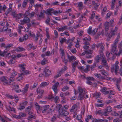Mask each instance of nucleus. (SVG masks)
<instances>
[{
    "mask_svg": "<svg viewBox=\"0 0 122 122\" xmlns=\"http://www.w3.org/2000/svg\"><path fill=\"white\" fill-rule=\"evenodd\" d=\"M23 14L22 13H20L19 14L14 13L13 14V16L14 17L16 18H20Z\"/></svg>",
    "mask_w": 122,
    "mask_h": 122,
    "instance_id": "nucleus-19",
    "label": "nucleus"
},
{
    "mask_svg": "<svg viewBox=\"0 0 122 122\" xmlns=\"http://www.w3.org/2000/svg\"><path fill=\"white\" fill-rule=\"evenodd\" d=\"M19 115L20 117V118L21 117H25L26 116V114L25 113L21 112H20L19 113Z\"/></svg>",
    "mask_w": 122,
    "mask_h": 122,
    "instance_id": "nucleus-37",
    "label": "nucleus"
},
{
    "mask_svg": "<svg viewBox=\"0 0 122 122\" xmlns=\"http://www.w3.org/2000/svg\"><path fill=\"white\" fill-rule=\"evenodd\" d=\"M29 0L30 1V8H31L34 4L35 0Z\"/></svg>",
    "mask_w": 122,
    "mask_h": 122,
    "instance_id": "nucleus-38",
    "label": "nucleus"
},
{
    "mask_svg": "<svg viewBox=\"0 0 122 122\" xmlns=\"http://www.w3.org/2000/svg\"><path fill=\"white\" fill-rule=\"evenodd\" d=\"M8 51L9 50L8 49L6 48L5 49L4 52H3L2 53L0 52L1 51H0V55L2 56H3L7 53L8 52Z\"/></svg>",
    "mask_w": 122,
    "mask_h": 122,
    "instance_id": "nucleus-21",
    "label": "nucleus"
},
{
    "mask_svg": "<svg viewBox=\"0 0 122 122\" xmlns=\"http://www.w3.org/2000/svg\"><path fill=\"white\" fill-rule=\"evenodd\" d=\"M7 77L5 76H2L0 78V81L2 82H3L4 84V83L6 82H8L7 81Z\"/></svg>",
    "mask_w": 122,
    "mask_h": 122,
    "instance_id": "nucleus-18",
    "label": "nucleus"
},
{
    "mask_svg": "<svg viewBox=\"0 0 122 122\" xmlns=\"http://www.w3.org/2000/svg\"><path fill=\"white\" fill-rule=\"evenodd\" d=\"M121 67L120 68L119 70V73H120L121 76H122V66H121Z\"/></svg>",
    "mask_w": 122,
    "mask_h": 122,
    "instance_id": "nucleus-63",
    "label": "nucleus"
},
{
    "mask_svg": "<svg viewBox=\"0 0 122 122\" xmlns=\"http://www.w3.org/2000/svg\"><path fill=\"white\" fill-rule=\"evenodd\" d=\"M83 47L84 50V51L85 52L86 51L88 50L89 48V46L86 45H84L83 46Z\"/></svg>",
    "mask_w": 122,
    "mask_h": 122,
    "instance_id": "nucleus-44",
    "label": "nucleus"
},
{
    "mask_svg": "<svg viewBox=\"0 0 122 122\" xmlns=\"http://www.w3.org/2000/svg\"><path fill=\"white\" fill-rule=\"evenodd\" d=\"M20 23V24L21 25H23L24 24L30 22V19L26 16H24V18L23 20H21Z\"/></svg>",
    "mask_w": 122,
    "mask_h": 122,
    "instance_id": "nucleus-6",
    "label": "nucleus"
},
{
    "mask_svg": "<svg viewBox=\"0 0 122 122\" xmlns=\"http://www.w3.org/2000/svg\"><path fill=\"white\" fill-rule=\"evenodd\" d=\"M118 47L119 49H122V41H121L118 45Z\"/></svg>",
    "mask_w": 122,
    "mask_h": 122,
    "instance_id": "nucleus-64",
    "label": "nucleus"
},
{
    "mask_svg": "<svg viewBox=\"0 0 122 122\" xmlns=\"http://www.w3.org/2000/svg\"><path fill=\"white\" fill-rule=\"evenodd\" d=\"M53 10V9L52 8H51L47 10H43V11L45 13L47 14L48 15H52L51 13H52V12Z\"/></svg>",
    "mask_w": 122,
    "mask_h": 122,
    "instance_id": "nucleus-12",
    "label": "nucleus"
},
{
    "mask_svg": "<svg viewBox=\"0 0 122 122\" xmlns=\"http://www.w3.org/2000/svg\"><path fill=\"white\" fill-rule=\"evenodd\" d=\"M28 0H24L22 4V6L23 7H25L26 6Z\"/></svg>",
    "mask_w": 122,
    "mask_h": 122,
    "instance_id": "nucleus-33",
    "label": "nucleus"
},
{
    "mask_svg": "<svg viewBox=\"0 0 122 122\" xmlns=\"http://www.w3.org/2000/svg\"><path fill=\"white\" fill-rule=\"evenodd\" d=\"M90 67V66L89 65H87L86 68L84 70V71L86 72H87L88 71V68Z\"/></svg>",
    "mask_w": 122,
    "mask_h": 122,
    "instance_id": "nucleus-46",
    "label": "nucleus"
},
{
    "mask_svg": "<svg viewBox=\"0 0 122 122\" xmlns=\"http://www.w3.org/2000/svg\"><path fill=\"white\" fill-rule=\"evenodd\" d=\"M23 75H25L24 74L21 73L20 74L19 76L17 78V80L18 81H20L22 80L23 78L22 77V76Z\"/></svg>",
    "mask_w": 122,
    "mask_h": 122,
    "instance_id": "nucleus-31",
    "label": "nucleus"
},
{
    "mask_svg": "<svg viewBox=\"0 0 122 122\" xmlns=\"http://www.w3.org/2000/svg\"><path fill=\"white\" fill-rule=\"evenodd\" d=\"M92 27H90L87 30V32L89 34H90L91 33L92 31Z\"/></svg>",
    "mask_w": 122,
    "mask_h": 122,
    "instance_id": "nucleus-54",
    "label": "nucleus"
},
{
    "mask_svg": "<svg viewBox=\"0 0 122 122\" xmlns=\"http://www.w3.org/2000/svg\"><path fill=\"white\" fill-rule=\"evenodd\" d=\"M13 45L11 44H9L7 46H6L5 47V48L8 49L11 46H12Z\"/></svg>",
    "mask_w": 122,
    "mask_h": 122,
    "instance_id": "nucleus-62",
    "label": "nucleus"
},
{
    "mask_svg": "<svg viewBox=\"0 0 122 122\" xmlns=\"http://www.w3.org/2000/svg\"><path fill=\"white\" fill-rule=\"evenodd\" d=\"M37 93H39V94H43L44 91L42 90L39 88H38L37 90Z\"/></svg>",
    "mask_w": 122,
    "mask_h": 122,
    "instance_id": "nucleus-32",
    "label": "nucleus"
},
{
    "mask_svg": "<svg viewBox=\"0 0 122 122\" xmlns=\"http://www.w3.org/2000/svg\"><path fill=\"white\" fill-rule=\"evenodd\" d=\"M102 71L101 73L103 75L107 76L108 74V73L107 72H105V70H100Z\"/></svg>",
    "mask_w": 122,
    "mask_h": 122,
    "instance_id": "nucleus-42",
    "label": "nucleus"
},
{
    "mask_svg": "<svg viewBox=\"0 0 122 122\" xmlns=\"http://www.w3.org/2000/svg\"><path fill=\"white\" fill-rule=\"evenodd\" d=\"M25 64H21L19 66L21 67V70L22 71L23 73H24L25 75H27L29 74L30 72L28 71H26L25 68L24 67L25 66Z\"/></svg>",
    "mask_w": 122,
    "mask_h": 122,
    "instance_id": "nucleus-4",
    "label": "nucleus"
},
{
    "mask_svg": "<svg viewBox=\"0 0 122 122\" xmlns=\"http://www.w3.org/2000/svg\"><path fill=\"white\" fill-rule=\"evenodd\" d=\"M116 31L115 30H111L110 33H111V37H112V36H114L115 35V32Z\"/></svg>",
    "mask_w": 122,
    "mask_h": 122,
    "instance_id": "nucleus-45",
    "label": "nucleus"
},
{
    "mask_svg": "<svg viewBox=\"0 0 122 122\" xmlns=\"http://www.w3.org/2000/svg\"><path fill=\"white\" fill-rule=\"evenodd\" d=\"M49 108V105H46L43 107H41V110H42V112L44 113L46 112L47 110Z\"/></svg>",
    "mask_w": 122,
    "mask_h": 122,
    "instance_id": "nucleus-10",
    "label": "nucleus"
},
{
    "mask_svg": "<svg viewBox=\"0 0 122 122\" xmlns=\"http://www.w3.org/2000/svg\"><path fill=\"white\" fill-rule=\"evenodd\" d=\"M60 51L61 53V54L62 56L61 58L63 59L62 61L63 62H64L66 65L67 64V62L68 61V60L67 59H66L65 58L64 56L65 55V53L64 52V51L62 48H60Z\"/></svg>",
    "mask_w": 122,
    "mask_h": 122,
    "instance_id": "nucleus-7",
    "label": "nucleus"
},
{
    "mask_svg": "<svg viewBox=\"0 0 122 122\" xmlns=\"http://www.w3.org/2000/svg\"><path fill=\"white\" fill-rule=\"evenodd\" d=\"M110 23L109 22H106L104 24V26L105 27V34L107 36L108 34V31L109 30L110 26Z\"/></svg>",
    "mask_w": 122,
    "mask_h": 122,
    "instance_id": "nucleus-3",
    "label": "nucleus"
},
{
    "mask_svg": "<svg viewBox=\"0 0 122 122\" xmlns=\"http://www.w3.org/2000/svg\"><path fill=\"white\" fill-rule=\"evenodd\" d=\"M28 118V120H30L32 118H33L34 119H35V116H34L33 115H32L29 116Z\"/></svg>",
    "mask_w": 122,
    "mask_h": 122,
    "instance_id": "nucleus-50",
    "label": "nucleus"
},
{
    "mask_svg": "<svg viewBox=\"0 0 122 122\" xmlns=\"http://www.w3.org/2000/svg\"><path fill=\"white\" fill-rule=\"evenodd\" d=\"M67 67L66 66H64L63 68H62L60 72L61 73H62L63 72L65 71L66 70H67Z\"/></svg>",
    "mask_w": 122,
    "mask_h": 122,
    "instance_id": "nucleus-34",
    "label": "nucleus"
},
{
    "mask_svg": "<svg viewBox=\"0 0 122 122\" xmlns=\"http://www.w3.org/2000/svg\"><path fill=\"white\" fill-rule=\"evenodd\" d=\"M29 87V84H27L25 86L24 88V90H23L22 91V92H23L22 93L23 94H24L27 91H28V89Z\"/></svg>",
    "mask_w": 122,
    "mask_h": 122,
    "instance_id": "nucleus-22",
    "label": "nucleus"
},
{
    "mask_svg": "<svg viewBox=\"0 0 122 122\" xmlns=\"http://www.w3.org/2000/svg\"><path fill=\"white\" fill-rule=\"evenodd\" d=\"M97 29H95L94 30L92 31L91 33L92 34L94 35L95 34L96 32H97Z\"/></svg>",
    "mask_w": 122,
    "mask_h": 122,
    "instance_id": "nucleus-61",
    "label": "nucleus"
},
{
    "mask_svg": "<svg viewBox=\"0 0 122 122\" xmlns=\"http://www.w3.org/2000/svg\"><path fill=\"white\" fill-rule=\"evenodd\" d=\"M44 72L45 73V75L46 77L48 76L51 74V71L49 70V67L47 66L46 67Z\"/></svg>",
    "mask_w": 122,
    "mask_h": 122,
    "instance_id": "nucleus-8",
    "label": "nucleus"
},
{
    "mask_svg": "<svg viewBox=\"0 0 122 122\" xmlns=\"http://www.w3.org/2000/svg\"><path fill=\"white\" fill-rule=\"evenodd\" d=\"M118 54L117 53H115L113 56L112 57V60H113L114 59H115L117 56H118Z\"/></svg>",
    "mask_w": 122,
    "mask_h": 122,
    "instance_id": "nucleus-58",
    "label": "nucleus"
},
{
    "mask_svg": "<svg viewBox=\"0 0 122 122\" xmlns=\"http://www.w3.org/2000/svg\"><path fill=\"white\" fill-rule=\"evenodd\" d=\"M120 38V34L119 33L117 35V39L115 40V41L114 42V45H115V46H116V44L117 43L118 41V40Z\"/></svg>",
    "mask_w": 122,
    "mask_h": 122,
    "instance_id": "nucleus-24",
    "label": "nucleus"
},
{
    "mask_svg": "<svg viewBox=\"0 0 122 122\" xmlns=\"http://www.w3.org/2000/svg\"><path fill=\"white\" fill-rule=\"evenodd\" d=\"M67 57L69 59V61L70 62H71L73 60H75L76 59V57L73 56H70L69 55H68Z\"/></svg>",
    "mask_w": 122,
    "mask_h": 122,
    "instance_id": "nucleus-20",
    "label": "nucleus"
},
{
    "mask_svg": "<svg viewBox=\"0 0 122 122\" xmlns=\"http://www.w3.org/2000/svg\"><path fill=\"white\" fill-rule=\"evenodd\" d=\"M78 62L76 61H75L73 63L72 61V71L73 72H74L75 70V68L76 66L78 64Z\"/></svg>",
    "mask_w": 122,
    "mask_h": 122,
    "instance_id": "nucleus-11",
    "label": "nucleus"
},
{
    "mask_svg": "<svg viewBox=\"0 0 122 122\" xmlns=\"http://www.w3.org/2000/svg\"><path fill=\"white\" fill-rule=\"evenodd\" d=\"M25 50V49L23 47H19L15 50V51L18 52L21 51Z\"/></svg>",
    "mask_w": 122,
    "mask_h": 122,
    "instance_id": "nucleus-27",
    "label": "nucleus"
},
{
    "mask_svg": "<svg viewBox=\"0 0 122 122\" xmlns=\"http://www.w3.org/2000/svg\"><path fill=\"white\" fill-rule=\"evenodd\" d=\"M115 80L116 81V84H118V83H119L121 82V79H118L117 78H115L114 79V81H115Z\"/></svg>",
    "mask_w": 122,
    "mask_h": 122,
    "instance_id": "nucleus-57",
    "label": "nucleus"
},
{
    "mask_svg": "<svg viewBox=\"0 0 122 122\" xmlns=\"http://www.w3.org/2000/svg\"><path fill=\"white\" fill-rule=\"evenodd\" d=\"M107 89L106 87H103L102 90V91L103 94H106L109 93V92L107 91Z\"/></svg>",
    "mask_w": 122,
    "mask_h": 122,
    "instance_id": "nucleus-23",
    "label": "nucleus"
},
{
    "mask_svg": "<svg viewBox=\"0 0 122 122\" xmlns=\"http://www.w3.org/2000/svg\"><path fill=\"white\" fill-rule=\"evenodd\" d=\"M101 34H102V35H104V30H102L101 31H100L99 32L98 34V37Z\"/></svg>",
    "mask_w": 122,
    "mask_h": 122,
    "instance_id": "nucleus-53",
    "label": "nucleus"
},
{
    "mask_svg": "<svg viewBox=\"0 0 122 122\" xmlns=\"http://www.w3.org/2000/svg\"><path fill=\"white\" fill-rule=\"evenodd\" d=\"M103 51H99V53L101 57H102V58H105V56L103 55Z\"/></svg>",
    "mask_w": 122,
    "mask_h": 122,
    "instance_id": "nucleus-43",
    "label": "nucleus"
},
{
    "mask_svg": "<svg viewBox=\"0 0 122 122\" xmlns=\"http://www.w3.org/2000/svg\"><path fill=\"white\" fill-rule=\"evenodd\" d=\"M47 60L44 59L41 61V64L42 65H44L46 64V62Z\"/></svg>",
    "mask_w": 122,
    "mask_h": 122,
    "instance_id": "nucleus-49",
    "label": "nucleus"
},
{
    "mask_svg": "<svg viewBox=\"0 0 122 122\" xmlns=\"http://www.w3.org/2000/svg\"><path fill=\"white\" fill-rule=\"evenodd\" d=\"M106 110L108 112H110L112 110V107L110 106L107 107Z\"/></svg>",
    "mask_w": 122,
    "mask_h": 122,
    "instance_id": "nucleus-39",
    "label": "nucleus"
},
{
    "mask_svg": "<svg viewBox=\"0 0 122 122\" xmlns=\"http://www.w3.org/2000/svg\"><path fill=\"white\" fill-rule=\"evenodd\" d=\"M83 3L82 2H80L78 4V7L79 8L80 10H81L83 9L84 7L83 6Z\"/></svg>",
    "mask_w": 122,
    "mask_h": 122,
    "instance_id": "nucleus-25",
    "label": "nucleus"
},
{
    "mask_svg": "<svg viewBox=\"0 0 122 122\" xmlns=\"http://www.w3.org/2000/svg\"><path fill=\"white\" fill-rule=\"evenodd\" d=\"M17 73L15 71H13V72L11 73V76L14 77L17 74Z\"/></svg>",
    "mask_w": 122,
    "mask_h": 122,
    "instance_id": "nucleus-52",
    "label": "nucleus"
},
{
    "mask_svg": "<svg viewBox=\"0 0 122 122\" xmlns=\"http://www.w3.org/2000/svg\"><path fill=\"white\" fill-rule=\"evenodd\" d=\"M85 52H86V54H91L92 53L93 51L92 50H88L87 51H86Z\"/></svg>",
    "mask_w": 122,
    "mask_h": 122,
    "instance_id": "nucleus-40",
    "label": "nucleus"
},
{
    "mask_svg": "<svg viewBox=\"0 0 122 122\" xmlns=\"http://www.w3.org/2000/svg\"><path fill=\"white\" fill-rule=\"evenodd\" d=\"M112 115H114L115 116H118L119 114L115 111H113L112 113Z\"/></svg>",
    "mask_w": 122,
    "mask_h": 122,
    "instance_id": "nucleus-59",
    "label": "nucleus"
},
{
    "mask_svg": "<svg viewBox=\"0 0 122 122\" xmlns=\"http://www.w3.org/2000/svg\"><path fill=\"white\" fill-rule=\"evenodd\" d=\"M83 40L84 41H90V38L88 36L87 38V37H85L83 39Z\"/></svg>",
    "mask_w": 122,
    "mask_h": 122,
    "instance_id": "nucleus-55",
    "label": "nucleus"
},
{
    "mask_svg": "<svg viewBox=\"0 0 122 122\" xmlns=\"http://www.w3.org/2000/svg\"><path fill=\"white\" fill-rule=\"evenodd\" d=\"M83 44H84L85 45H89L90 44L89 42L87 41H85L83 43Z\"/></svg>",
    "mask_w": 122,
    "mask_h": 122,
    "instance_id": "nucleus-56",
    "label": "nucleus"
},
{
    "mask_svg": "<svg viewBox=\"0 0 122 122\" xmlns=\"http://www.w3.org/2000/svg\"><path fill=\"white\" fill-rule=\"evenodd\" d=\"M86 79L88 80L92 81H95V79L93 77H88L86 78Z\"/></svg>",
    "mask_w": 122,
    "mask_h": 122,
    "instance_id": "nucleus-35",
    "label": "nucleus"
},
{
    "mask_svg": "<svg viewBox=\"0 0 122 122\" xmlns=\"http://www.w3.org/2000/svg\"><path fill=\"white\" fill-rule=\"evenodd\" d=\"M96 63H94L93 65H91V66L90 68H91V70L92 71L93 70V68L96 67Z\"/></svg>",
    "mask_w": 122,
    "mask_h": 122,
    "instance_id": "nucleus-41",
    "label": "nucleus"
},
{
    "mask_svg": "<svg viewBox=\"0 0 122 122\" xmlns=\"http://www.w3.org/2000/svg\"><path fill=\"white\" fill-rule=\"evenodd\" d=\"M59 85V83L58 82H57L54 84L52 87V89L56 94L57 93V87Z\"/></svg>",
    "mask_w": 122,
    "mask_h": 122,
    "instance_id": "nucleus-9",
    "label": "nucleus"
},
{
    "mask_svg": "<svg viewBox=\"0 0 122 122\" xmlns=\"http://www.w3.org/2000/svg\"><path fill=\"white\" fill-rule=\"evenodd\" d=\"M49 84V83L46 82H43L41 83V86L44 87L47 86Z\"/></svg>",
    "mask_w": 122,
    "mask_h": 122,
    "instance_id": "nucleus-30",
    "label": "nucleus"
},
{
    "mask_svg": "<svg viewBox=\"0 0 122 122\" xmlns=\"http://www.w3.org/2000/svg\"><path fill=\"white\" fill-rule=\"evenodd\" d=\"M104 45L102 43H100L97 44L96 45V47L98 48H100V51H104Z\"/></svg>",
    "mask_w": 122,
    "mask_h": 122,
    "instance_id": "nucleus-14",
    "label": "nucleus"
},
{
    "mask_svg": "<svg viewBox=\"0 0 122 122\" xmlns=\"http://www.w3.org/2000/svg\"><path fill=\"white\" fill-rule=\"evenodd\" d=\"M20 107H19L18 109L20 110L23 109L25 107L24 106H22V104L21 103L20 104Z\"/></svg>",
    "mask_w": 122,
    "mask_h": 122,
    "instance_id": "nucleus-51",
    "label": "nucleus"
},
{
    "mask_svg": "<svg viewBox=\"0 0 122 122\" xmlns=\"http://www.w3.org/2000/svg\"><path fill=\"white\" fill-rule=\"evenodd\" d=\"M68 28L66 26H65L63 27H61V28H58L57 29L59 31H62L65 30V29H68Z\"/></svg>",
    "mask_w": 122,
    "mask_h": 122,
    "instance_id": "nucleus-26",
    "label": "nucleus"
},
{
    "mask_svg": "<svg viewBox=\"0 0 122 122\" xmlns=\"http://www.w3.org/2000/svg\"><path fill=\"white\" fill-rule=\"evenodd\" d=\"M61 105L59 104L56 106V107L58 110L59 112L61 115L65 116L69 114V112L64 109L63 108H61Z\"/></svg>",
    "mask_w": 122,
    "mask_h": 122,
    "instance_id": "nucleus-1",
    "label": "nucleus"
},
{
    "mask_svg": "<svg viewBox=\"0 0 122 122\" xmlns=\"http://www.w3.org/2000/svg\"><path fill=\"white\" fill-rule=\"evenodd\" d=\"M33 46V44H29L27 46V47L29 50H30L32 48V46Z\"/></svg>",
    "mask_w": 122,
    "mask_h": 122,
    "instance_id": "nucleus-48",
    "label": "nucleus"
},
{
    "mask_svg": "<svg viewBox=\"0 0 122 122\" xmlns=\"http://www.w3.org/2000/svg\"><path fill=\"white\" fill-rule=\"evenodd\" d=\"M101 57L100 56V57L99 56V55H97L95 58V60L96 61L98 62H99V60L100 59Z\"/></svg>",
    "mask_w": 122,
    "mask_h": 122,
    "instance_id": "nucleus-47",
    "label": "nucleus"
},
{
    "mask_svg": "<svg viewBox=\"0 0 122 122\" xmlns=\"http://www.w3.org/2000/svg\"><path fill=\"white\" fill-rule=\"evenodd\" d=\"M102 64L104 67H105L106 69H108V66L107 63V61L106 60L105 58H102Z\"/></svg>",
    "mask_w": 122,
    "mask_h": 122,
    "instance_id": "nucleus-13",
    "label": "nucleus"
},
{
    "mask_svg": "<svg viewBox=\"0 0 122 122\" xmlns=\"http://www.w3.org/2000/svg\"><path fill=\"white\" fill-rule=\"evenodd\" d=\"M50 19L48 17L47 18V19L46 20L45 22L46 23L48 24L49 25V22H50Z\"/></svg>",
    "mask_w": 122,
    "mask_h": 122,
    "instance_id": "nucleus-60",
    "label": "nucleus"
},
{
    "mask_svg": "<svg viewBox=\"0 0 122 122\" xmlns=\"http://www.w3.org/2000/svg\"><path fill=\"white\" fill-rule=\"evenodd\" d=\"M60 42L62 44L65 41H66V38L64 37V38H61L59 39Z\"/></svg>",
    "mask_w": 122,
    "mask_h": 122,
    "instance_id": "nucleus-36",
    "label": "nucleus"
},
{
    "mask_svg": "<svg viewBox=\"0 0 122 122\" xmlns=\"http://www.w3.org/2000/svg\"><path fill=\"white\" fill-rule=\"evenodd\" d=\"M32 107H28L25 109L26 112H27L29 115H31L33 113L31 111Z\"/></svg>",
    "mask_w": 122,
    "mask_h": 122,
    "instance_id": "nucleus-15",
    "label": "nucleus"
},
{
    "mask_svg": "<svg viewBox=\"0 0 122 122\" xmlns=\"http://www.w3.org/2000/svg\"><path fill=\"white\" fill-rule=\"evenodd\" d=\"M15 83L13 81H10L9 82H6L4 83V85H5L7 86L10 85L14 86L15 85Z\"/></svg>",
    "mask_w": 122,
    "mask_h": 122,
    "instance_id": "nucleus-17",
    "label": "nucleus"
},
{
    "mask_svg": "<svg viewBox=\"0 0 122 122\" xmlns=\"http://www.w3.org/2000/svg\"><path fill=\"white\" fill-rule=\"evenodd\" d=\"M12 5L10 4H9L10 8L8 9L7 11L5 12V14L7 15L9 14L12 10L11 8Z\"/></svg>",
    "mask_w": 122,
    "mask_h": 122,
    "instance_id": "nucleus-29",
    "label": "nucleus"
},
{
    "mask_svg": "<svg viewBox=\"0 0 122 122\" xmlns=\"http://www.w3.org/2000/svg\"><path fill=\"white\" fill-rule=\"evenodd\" d=\"M44 13H45L44 12L43 10H41L40 13V15H37L38 18L39 19L41 17H43L44 15Z\"/></svg>",
    "mask_w": 122,
    "mask_h": 122,
    "instance_id": "nucleus-28",
    "label": "nucleus"
},
{
    "mask_svg": "<svg viewBox=\"0 0 122 122\" xmlns=\"http://www.w3.org/2000/svg\"><path fill=\"white\" fill-rule=\"evenodd\" d=\"M116 46L113 45L112 46V48L110 52L111 54H113L114 52L116 53L117 51L116 50Z\"/></svg>",
    "mask_w": 122,
    "mask_h": 122,
    "instance_id": "nucleus-16",
    "label": "nucleus"
},
{
    "mask_svg": "<svg viewBox=\"0 0 122 122\" xmlns=\"http://www.w3.org/2000/svg\"><path fill=\"white\" fill-rule=\"evenodd\" d=\"M119 69V67L118 65H113L111 67V71L112 72H114L115 75H117Z\"/></svg>",
    "mask_w": 122,
    "mask_h": 122,
    "instance_id": "nucleus-5",
    "label": "nucleus"
},
{
    "mask_svg": "<svg viewBox=\"0 0 122 122\" xmlns=\"http://www.w3.org/2000/svg\"><path fill=\"white\" fill-rule=\"evenodd\" d=\"M78 89L79 93L78 98L80 100H82L83 99V97H84V94H85L86 93V92L85 91H84L83 89L80 87H78Z\"/></svg>",
    "mask_w": 122,
    "mask_h": 122,
    "instance_id": "nucleus-2",
    "label": "nucleus"
}]
</instances>
